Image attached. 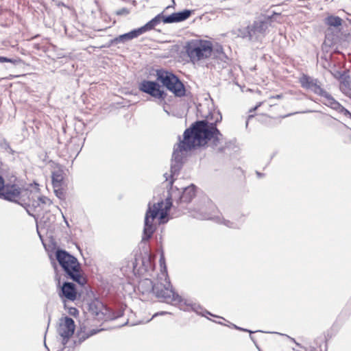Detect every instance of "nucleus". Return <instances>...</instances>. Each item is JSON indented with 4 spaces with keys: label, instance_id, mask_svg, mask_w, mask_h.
Masks as SVG:
<instances>
[{
    "label": "nucleus",
    "instance_id": "1",
    "mask_svg": "<svg viewBox=\"0 0 351 351\" xmlns=\"http://www.w3.org/2000/svg\"><path fill=\"white\" fill-rule=\"evenodd\" d=\"M221 119L220 112L215 111L211 112L206 120L195 122L191 128L184 131L183 140L174 147L173 152V164L171 167L173 175L180 169L185 154L193 148L203 146L208 141H212L214 148L219 152L223 151V147L220 145L222 134L216 128V124Z\"/></svg>",
    "mask_w": 351,
    "mask_h": 351
},
{
    "label": "nucleus",
    "instance_id": "2",
    "mask_svg": "<svg viewBox=\"0 0 351 351\" xmlns=\"http://www.w3.org/2000/svg\"><path fill=\"white\" fill-rule=\"evenodd\" d=\"M173 180L169 182L171 184V189L169 191V195L167 197L165 202L161 201L157 204H154L153 206H151L150 204H149L148 210L145 217V225L142 241H147L150 239L155 232L156 228L153 222L156 217L158 216L160 223H164L167 221L165 218L172 206L173 201H176L178 203L189 202L195 196V186L193 184L184 188L181 194V191L179 189L173 188Z\"/></svg>",
    "mask_w": 351,
    "mask_h": 351
},
{
    "label": "nucleus",
    "instance_id": "3",
    "mask_svg": "<svg viewBox=\"0 0 351 351\" xmlns=\"http://www.w3.org/2000/svg\"><path fill=\"white\" fill-rule=\"evenodd\" d=\"M160 264L162 267L161 273L158 276V282L153 284L150 279L145 278L141 280L138 285V289L143 295L153 293L160 299L167 303L182 305L181 297L176 293L172 289L167 274V268L165 265V258L162 254L160 258Z\"/></svg>",
    "mask_w": 351,
    "mask_h": 351
},
{
    "label": "nucleus",
    "instance_id": "4",
    "mask_svg": "<svg viewBox=\"0 0 351 351\" xmlns=\"http://www.w3.org/2000/svg\"><path fill=\"white\" fill-rule=\"evenodd\" d=\"M300 84L303 88L310 89L314 93L320 95L323 100V103L330 107L331 108L343 113L345 116L351 117V113L341 106L337 101H336L332 96L324 90L317 84V80L313 79L307 75H303L300 80Z\"/></svg>",
    "mask_w": 351,
    "mask_h": 351
},
{
    "label": "nucleus",
    "instance_id": "5",
    "mask_svg": "<svg viewBox=\"0 0 351 351\" xmlns=\"http://www.w3.org/2000/svg\"><path fill=\"white\" fill-rule=\"evenodd\" d=\"M185 49L188 57L193 64L208 59L213 52L211 42L202 39L191 40L186 43Z\"/></svg>",
    "mask_w": 351,
    "mask_h": 351
},
{
    "label": "nucleus",
    "instance_id": "6",
    "mask_svg": "<svg viewBox=\"0 0 351 351\" xmlns=\"http://www.w3.org/2000/svg\"><path fill=\"white\" fill-rule=\"evenodd\" d=\"M56 258L68 277L80 285L85 283L81 276V267L77 259L64 250L56 251Z\"/></svg>",
    "mask_w": 351,
    "mask_h": 351
},
{
    "label": "nucleus",
    "instance_id": "7",
    "mask_svg": "<svg viewBox=\"0 0 351 351\" xmlns=\"http://www.w3.org/2000/svg\"><path fill=\"white\" fill-rule=\"evenodd\" d=\"M158 80L162 84L176 97H183L185 95V88L181 81L173 73L161 72L158 73Z\"/></svg>",
    "mask_w": 351,
    "mask_h": 351
},
{
    "label": "nucleus",
    "instance_id": "8",
    "mask_svg": "<svg viewBox=\"0 0 351 351\" xmlns=\"http://www.w3.org/2000/svg\"><path fill=\"white\" fill-rule=\"evenodd\" d=\"M139 89L152 97L159 99L158 104L164 105L167 94L161 90L160 86L154 82L144 80L139 85Z\"/></svg>",
    "mask_w": 351,
    "mask_h": 351
},
{
    "label": "nucleus",
    "instance_id": "9",
    "mask_svg": "<svg viewBox=\"0 0 351 351\" xmlns=\"http://www.w3.org/2000/svg\"><path fill=\"white\" fill-rule=\"evenodd\" d=\"M191 14V11L184 10L182 12H175L167 16H164L163 12L156 15L152 19V23L156 27L159 25L162 21L164 23H173L183 21L187 19Z\"/></svg>",
    "mask_w": 351,
    "mask_h": 351
},
{
    "label": "nucleus",
    "instance_id": "10",
    "mask_svg": "<svg viewBox=\"0 0 351 351\" xmlns=\"http://www.w3.org/2000/svg\"><path fill=\"white\" fill-rule=\"evenodd\" d=\"M75 323L72 318L65 317L60 319L58 333L62 337V343L65 345L75 331Z\"/></svg>",
    "mask_w": 351,
    "mask_h": 351
},
{
    "label": "nucleus",
    "instance_id": "11",
    "mask_svg": "<svg viewBox=\"0 0 351 351\" xmlns=\"http://www.w3.org/2000/svg\"><path fill=\"white\" fill-rule=\"evenodd\" d=\"M250 26L251 29L247 34L248 35L250 34L251 37H254V40H256L266 34L268 28L271 26V18H268L264 21H255L253 24Z\"/></svg>",
    "mask_w": 351,
    "mask_h": 351
},
{
    "label": "nucleus",
    "instance_id": "12",
    "mask_svg": "<svg viewBox=\"0 0 351 351\" xmlns=\"http://www.w3.org/2000/svg\"><path fill=\"white\" fill-rule=\"evenodd\" d=\"M21 195V189L16 185L4 186L3 191H1V197H3L5 199L16 202Z\"/></svg>",
    "mask_w": 351,
    "mask_h": 351
},
{
    "label": "nucleus",
    "instance_id": "13",
    "mask_svg": "<svg viewBox=\"0 0 351 351\" xmlns=\"http://www.w3.org/2000/svg\"><path fill=\"white\" fill-rule=\"evenodd\" d=\"M60 295L69 301H74L77 296L75 285L71 282H64L62 287Z\"/></svg>",
    "mask_w": 351,
    "mask_h": 351
},
{
    "label": "nucleus",
    "instance_id": "14",
    "mask_svg": "<svg viewBox=\"0 0 351 351\" xmlns=\"http://www.w3.org/2000/svg\"><path fill=\"white\" fill-rule=\"evenodd\" d=\"M141 31L139 30V29H136L134 30H132L131 32L120 35L114 39L111 40L112 44H117L119 43H125L128 40H132L135 38H137L140 35H141Z\"/></svg>",
    "mask_w": 351,
    "mask_h": 351
},
{
    "label": "nucleus",
    "instance_id": "15",
    "mask_svg": "<svg viewBox=\"0 0 351 351\" xmlns=\"http://www.w3.org/2000/svg\"><path fill=\"white\" fill-rule=\"evenodd\" d=\"M90 309L93 311V313H94L99 319H108L110 318L108 316L106 315V313L108 312V309L103 306L101 303H99V302H95L92 304H90Z\"/></svg>",
    "mask_w": 351,
    "mask_h": 351
},
{
    "label": "nucleus",
    "instance_id": "16",
    "mask_svg": "<svg viewBox=\"0 0 351 351\" xmlns=\"http://www.w3.org/2000/svg\"><path fill=\"white\" fill-rule=\"evenodd\" d=\"M64 180V172L62 169H58L52 172L53 187L62 186Z\"/></svg>",
    "mask_w": 351,
    "mask_h": 351
},
{
    "label": "nucleus",
    "instance_id": "17",
    "mask_svg": "<svg viewBox=\"0 0 351 351\" xmlns=\"http://www.w3.org/2000/svg\"><path fill=\"white\" fill-rule=\"evenodd\" d=\"M339 88L346 96L351 98V82L348 77H344L340 82Z\"/></svg>",
    "mask_w": 351,
    "mask_h": 351
},
{
    "label": "nucleus",
    "instance_id": "18",
    "mask_svg": "<svg viewBox=\"0 0 351 351\" xmlns=\"http://www.w3.org/2000/svg\"><path fill=\"white\" fill-rule=\"evenodd\" d=\"M325 23L330 27H338L342 25V19L336 16H328L325 19Z\"/></svg>",
    "mask_w": 351,
    "mask_h": 351
},
{
    "label": "nucleus",
    "instance_id": "19",
    "mask_svg": "<svg viewBox=\"0 0 351 351\" xmlns=\"http://www.w3.org/2000/svg\"><path fill=\"white\" fill-rule=\"evenodd\" d=\"M250 29H251V27L250 25L243 28V29H239V33L238 35L243 38H248L250 40H254V37H251L250 36V34L248 35V34H247L248 32H250Z\"/></svg>",
    "mask_w": 351,
    "mask_h": 351
},
{
    "label": "nucleus",
    "instance_id": "20",
    "mask_svg": "<svg viewBox=\"0 0 351 351\" xmlns=\"http://www.w3.org/2000/svg\"><path fill=\"white\" fill-rule=\"evenodd\" d=\"M155 27L154 25V23H152V20L147 22L145 25L142 26L141 27L138 28L141 33V34H144L145 32L152 30Z\"/></svg>",
    "mask_w": 351,
    "mask_h": 351
},
{
    "label": "nucleus",
    "instance_id": "21",
    "mask_svg": "<svg viewBox=\"0 0 351 351\" xmlns=\"http://www.w3.org/2000/svg\"><path fill=\"white\" fill-rule=\"evenodd\" d=\"M99 331V330H95V329L91 330L89 332H85L83 335H82L80 337V339L84 341L86 339H87L88 337L97 334Z\"/></svg>",
    "mask_w": 351,
    "mask_h": 351
},
{
    "label": "nucleus",
    "instance_id": "22",
    "mask_svg": "<svg viewBox=\"0 0 351 351\" xmlns=\"http://www.w3.org/2000/svg\"><path fill=\"white\" fill-rule=\"evenodd\" d=\"M53 189H54V193H56V195L58 198L62 199L64 197V191H63L62 186L53 187Z\"/></svg>",
    "mask_w": 351,
    "mask_h": 351
},
{
    "label": "nucleus",
    "instance_id": "23",
    "mask_svg": "<svg viewBox=\"0 0 351 351\" xmlns=\"http://www.w3.org/2000/svg\"><path fill=\"white\" fill-rule=\"evenodd\" d=\"M38 202L40 204L43 205L49 206L51 204V199L45 196H40V197H38Z\"/></svg>",
    "mask_w": 351,
    "mask_h": 351
},
{
    "label": "nucleus",
    "instance_id": "24",
    "mask_svg": "<svg viewBox=\"0 0 351 351\" xmlns=\"http://www.w3.org/2000/svg\"><path fill=\"white\" fill-rule=\"evenodd\" d=\"M193 217L199 219H212L211 217H210L208 215L202 214V213H195L193 215Z\"/></svg>",
    "mask_w": 351,
    "mask_h": 351
},
{
    "label": "nucleus",
    "instance_id": "25",
    "mask_svg": "<svg viewBox=\"0 0 351 351\" xmlns=\"http://www.w3.org/2000/svg\"><path fill=\"white\" fill-rule=\"evenodd\" d=\"M215 53H218V57L221 60H224L225 58H226V56L224 54L223 51V49L221 47H219L215 51Z\"/></svg>",
    "mask_w": 351,
    "mask_h": 351
},
{
    "label": "nucleus",
    "instance_id": "26",
    "mask_svg": "<svg viewBox=\"0 0 351 351\" xmlns=\"http://www.w3.org/2000/svg\"><path fill=\"white\" fill-rule=\"evenodd\" d=\"M223 223L229 228H236L238 227L237 224L230 221L223 220Z\"/></svg>",
    "mask_w": 351,
    "mask_h": 351
},
{
    "label": "nucleus",
    "instance_id": "27",
    "mask_svg": "<svg viewBox=\"0 0 351 351\" xmlns=\"http://www.w3.org/2000/svg\"><path fill=\"white\" fill-rule=\"evenodd\" d=\"M11 62L14 63L15 60L13 59L8 58L6 57L0 56V63Z\"/></svg>",
    "mask_w": 351,
    "mask_h": 351
},
{
    "label": "nucleus",
    "instance_id": "28",
    "mask_svg": "<svg viewBox=\"0 0 351 351\" xmlns=\"http://www.w3.org/2000/svg\"><path fill=\"white\" fill-rule=\"evenodd\" d=\"M117 13L119 15H121V14H128L129 13V11L126 8H123V9L119 10V11H117Z\"/></svg>",
    "mask_w": 351,
    "mask_h": 351
},
{
    "label": "nucleus",
    "instance_id": "29",
    "mask_svg": "<svg viewBox=\"0 0 351 351\" xmlns=\"http://www.w3.org/2000/svg\"><path fill=\"white\" fill-rule=\"evenodd\" d=\"M261 106V103H258L254 108H252L250 110V112H252L254 110H256L258 107H260Z\"/></svg>",
    "mask_w": 351,
    "mask_h": 351
},
{
    "label": "nucleus",
    "instance_id": "30",
    "mask_svg": "<svg viewBox=\"0 0 351 351\" xmlns=\"http://www.w3.org/2000/svg\"><path fill=\"white\" fill-rule=\"evenodd\" d=\"M197 306L196 304H191V308L193 310L195 311L196 312H198L197 309Z\"/></svg>",
    "mask_w": 351,
    "mask_h": 351
},
{
    "label": "nucleus",
    "instance_id": "31",
    "mask_svg": "<svg viewBox=\"0 0 351 351\" xmlns=\"http://www.w3.org/2000/svg\"><path fill=\"white\" fill-rule=\"evenodd\" d=\"M165 313H166V312H164V311L160 312V313H155V314L152 316V318H154V317L157 316L158 315H163V314H165Z\"/></svg>",
    "mask_w": 351,
    "mask_h": 351
},
{
    "label": "nucleus",
    "instance_id": "32",
    "mask_svg": "<svg viewBox=\"0 0 351 351\" xmlns=\"http://www.w3.org/2000/svg\"><path fill=\"white\" fill-rule=\"evenodd\" d=\"M281 97L282 96L280 95H277L276 96L271 97V99H273V98L280 99V98H281Z\"/></svg>",
    "mask_w": 351,
    "mask_h": 351
},
{
    "label": "nucleus",
    "instance_id": "33",
    "mask_svg": "<svg viewBox=\"0 0 351 351\" xmlns=\"http://www.w3.org/2000/svg\"><path fill=\"white\" fill-rule=\"evenodd\" d=\"M252 117H253V115H250V116L248 117L247 120H249V119H250V118H252ZM247 125H248V121H246V127L247 126Z\"/></svg>",
    "mask_w": 351,
    "mask_h": 351
},
{
    "label": "nucleus",
    "instance_id": "34",
    "mask_svg": "<svg viewBox=\"0 0 351 351\" xmlns=\"http://www.w3.org/2000/svg\"><path fill=\"white\" fill-rule=\"evenodd\" d=\"M110 318L109 319H113V317H110V316H108ZM116 317H118V315H116V316H114V318H116Z\"/></svg>",
    "mask_w": 351,
    "mask_h": 351
},
{
    "label": "nucleus",
    "instance_id": "35",
    "mask_svg": "<svg viewBox=\"0 0 351 351\" xmlns=\"http://www.w3.org/2000/svg\"><path fill=\"white\" fill-rule=\"evenodd\" d=\"M110 318L109 319H113V317H110V316H108ZM116 317H118V315H116V316H114V318H116Z\"/></svg>",
    "mask_w": 351,
    "mask_h": 351
},
{
    "label": "nucleus",
    "instance_id": "36",
    "mask_svg": "<svg viewBox=\"0 0 351 351\" xmlns=\"http://www.w3.org/2000/svg\"><path fill=\"white\" fill-rule=\"evenodd\" d=\"M257 175H258V176H259V177L261 176V173H258V172H257Z\"/></svg>",
    "mask_w": 351,
    "mask_h": 351
},
{
    "label": "nucleus",
    "instance_id": "37",
    "mask_svg": "<svg viewBox=\"0 0 351 351\" xmlns=\"http://www.w3.org/2000/svg\"><path fill=\"white\" fill-rule=\"evenodd\" d=\"M183 309H184V311H186V310H189V308H184Z\"/></svg>",
    "mask_w": 351,
    "mask_h": 351
},
{
    "label": "nucleus",
    "instance_id": "38",
    "mask_svg": "<svg viewBox=\"0 0 351 351\" xmlns=\"http://www.w3.org/2000/svg\"><path fill=\"white\" fill-rule=\"evenodd\" d=\"M151 319H152L147 320L146 322H149Z\"/></svg>",
    "mask_w": 351,
    "mask_h": 351
}]
</instances>
